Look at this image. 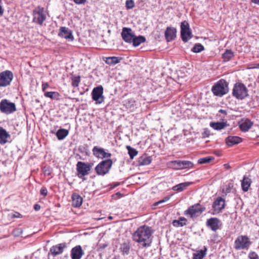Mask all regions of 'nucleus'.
Here are the masks:
<instances>
[{"label": "nucleus", "instance_id": "obj_62", "mask_svg": "<svg viewBox=\"0 0 259 259\" xmlns=\"http://www.w3.org/2000/svg\"><path fill=\"white\" fill-rule=\"evenodd\" d=\"M256 67L259 68V63L256 64Z\"/></svg>", "mask_w": 259, "mask_h": 259}, {"label": "nucleus", "instance_id": "obj_36", "mask_svg": "<svg viewBox=\"0 0 259 259\" xmlns=\"http://www.w3.org/2000/svg\"><path fill=\"white\" fill-rule=\"evenodd\" d=\"M151 162V158L150 156L141 157L139 160V164L141 165H148Z\"/></svg>", "mask_w": 259, "mask_h": 259}, {"label": "nucleus", "instance_id": "obj_21", "mask_svg": "<svg viewBox=\"0 0 259 259\" xmlns=\"http://www.w3.org/2000/svg\"><path fill=\"white\" fill-rule=\"evenodd\" d=\"M11 135L3 127L0 126V144L4 145L9 142Z\"/></svg>", "mask_w": 259, "mask_h": 259}, {"label": "nucleus", "instance_id": "obj_18", "mask_svg": "<svg viewBox=\"0 0 259 259\" xmlns=\"http://www.w3.org/2000/svg\"><path fill=\"white\" fill-rule=\"evenodd\" d=\"M84 253L81 246L76 245L72 248L70 255L72 259H81Z\"/></svg>", "mask_w": 259, "mask_h": 259}, {"label": "nucleus", "instance_id": "obj_3", "mask_svg": "<svg viewBox=\"0 0 259 259\" xmlns=\"http://www.w3.org/2000/svg\"><path fill=\"white\" fill-rule=\"evenodd\" d=\"M248 89L241 82L236 83L233 87L232 95L238 100H243L248 96Z\"/></svg>", "mask_w": 259, "mask_h": 259}, {"label": "nucleus", "instance_id": "obj_52", "mask_svg": "<svg viewBox=\"0 0 259 259\" xmlns=\"http://www.w3.org/2000/svg\"><path fill=\"white\" fill-rule=\"evenodd\" d=\"M122 194L120 192H117L112 195V197L113 199H118L120 198Z\"/></svg>", "mask_w": 259, "mask_h": 259}, {"label": "nucleus", "instance_id": "obj_8", "mask_svg": "<svg viewBox=\"0 0 259 259\" xmlns=\"http://www.w3.org/2000/svg\"><path fill=\"white\" fill-rule=\"evenodd\" d=\"M17 110L15 104L10 102L7 99H3L0 102V110L1 112L6 114H11Z\"/></svg>", "mask_w": 259, "mask_h": 259}, {"label": "nucleus", "instance_id": "obj_39", "mask_svg": "<svg viewBox=\"0 0 259 259\" xmlns=\"http://www.w3.org/2000/svg\"><path fill=\"white\" fill-rule=\"evenodd\" d=\"M126 148L128 150V153L130 155V158L133 159L135 156L138 154V151L134 148L130 146H127Z\"/></svg>", "mask_w": 259, "mask_h": 259}, {"label": "nucleus", "instance_id": "obj_44", "mask_svg": "<svg viewBox=\"0 0 259 259\" xmlns=\"http://www.w3.org/2000/svg\"><path fill=\"white\" fill-rule=\"evenodd\" d=\"M248 258L249 259H258V255L254 251H250L248 254Z\"/></svg>", "mask_w": 259, "mask_h": 259}, {"label": "nucleus", "instance_id": "obj_37", "mask_svg": "<svg viewBox=\"0 0 259 259\" xmlns=\"http://www.w3.org/2000/svg\"><path fill=\"white\" fill-rule=\"evenodd\" d=\"M182 160H175L170 162V165L174 169H182Z\"/></svg>", "mask_w": 259, "mask_h": 259}, {"label": "nucleus", "instance_id": "obj_23", "mask_svg": "<svg viewBox=\"0 0 259 259\" xmlns=\"http://www.w3.org/2000/svg\"><path fill=\"white\" fill-rule=\"evenodd\" d=\"M253 123L248 119L242 120L239 123L240 130L243 132H247L251 128Z\"/></svg>", "mask_w": 259, "mask_h": 259}, {"label": "nucleus", "instance_id": "obj_61", "mask_svg": "<svg viewBox=\"0 0 259 259\" xmlns=\"http://www.w3.org/2000/svg\"><path fill=\"white\" fill-rule=\"evenodd\" d=\"M108 219H109V220H112V219H113V218H112V217L110 216V217H108Z\"/></svg>", "mask_w": 259, "mask_h": 259}, {"label": "nucleus", "instance_id": "obj_9", "mask_svg": "<svg viewBox=\"0 0 259 259\" xmlns=\"http://www.w3.org/2000/svg\"><path fill=\"white\" fill-rule=\"evenodd\" d=\"M181 36L182 40L186 42L192 37L191 30L188 22L184 21L181 24Z\"/></svg>", "mask_w": 259, "mask_h": 259}, {"label": "nucleus", "instance_id": "obj_47", "mask_svg": "<svg viewBox=\"0 0 259 259\" xmlns=\"http://www.w3.org/2000/svg\"><path fill=\"white\" fill-rule=\"evenodd\" d=\"M203 137H208L210 135V131L207 128H204L203 132L202 133Z\"/></svg>", "mask_w": 259, "mask_h": 259}, {"label": "nucleus", "instance_id": "obj_2", "mask_svg": "<svg viewBox=\"0 0 259 259\" xmlns=\"http://www.w3.org/2000/svg\"><path fill=\"white\" fill-rule=\"evenodd\" d=\"M211 92L218 97H222L229 92L228 83L224 79H221L212 87Z\"/></svg>", "mask_w": 259, "mask_h": 259}, {"label": "nucleus", "instance_id": "obj_40", "mask_svg": "<svg viewBox=\"0 0 259 259\" xmlns=\"http://www.w3.org/2000/svg\"><path fill=\"white\" fill-rule=\"evenodd\" d=\"M213 159L214 158L213 157L207 156L199 159L198 160V162L199 164L208 163Z\"/></svg>", "mask_w": 259, "mask_h": 259}, {"label": "nucleus", "instance_id": "obj_17", "mask_svg": "<svg viewBox=\"0 0 259 259\" xmlns=\"http://www.w3.org/2000/svg\"><path fill=\"white\" fill-rule=\"evenodd\" d=\"M206 225L209 227L211 230L216 231L220 228L222 225L220 220L217 218H211L208 219L206 222Z\"/></svg>", "mask_w": 259, "mask_h": 259}, {"label": "nucleus", "instance_id": "obj_6", "mask_svg": "<svg viewBox=\"0 0 259 259\" xmlns=\"http://www.w3.org/2000/svg\"><path fill=\"white\" fill-rule=\"evenodd\" d=\"M112 164L111 159L103 160L95 167V170L98 175L104 176L109 172Z\"/></svg>", "mask_w": 259, "mask_h": 259}, {"label": "nucleus", "instance_id": "obj_43", "mask_svg": "<svg viewBox=\"0 0 259 259\" xmlns=\"http://www.w3.org/2000/svg\"><path fill=\"white\" fill-rule=\"evenodd\" d=\"M125 6L127 9H133L135 7V3L133 0H127Z\"/></svg>", "mask_w": 259, "mask_h": 259}, {"label": "nucleus", "instance_id": "obj_19", "mask_svg": "<svg viewBox=\"0 0 259 259\" xmlns=\"http://www.w3.org/2000/svg\"><path fill=\"white\" fill-rule=\"evenodd\" d=\"M59 36L69 40H73V36L71 31L66 27H61L60 28Z\"/></svg>", "mask_w": 259, "mask_h": 259}, {"label": "nucleus", "instance_id": "obj_49", "mask_svg": "<svg viewBox=\"0 0 259 259\" xmlns=\"http://www.w3.org/2000/svg\"><path fill=\"white\" fill-rule=\"evenodd\" d=\"M50 87L49 84L48 82H43L42 84V91L45 93V92H47L46 91V89L49 88Z\"/></svg>", "mask_w": 259, "mask_h": 259}, {"label": "nucleus", "instance_id": "obj_51", "mask_svg": "<svg viewBox=\"0 0 259 259\" xmlns=\"http://www.w3.org/2000/svg\"><path fill=\"white\" fill-rule=\"evenodd\" d=\"M73 2L77 5H82L86 3L87 0H73Z\"/></svg>", "mask_w": 259, "mask_h": 259}, {"label": "nucleus", "instance_id": "obj_28", "mask_svg": "<svg viewBox=\"0 0 259 259\" xmlns=\"http://www.w3.org/2000/svg\"><path fill=\"white\" fill-rule=\"evenodd\" d=\"M228 124L227 122H211L210 126L215 130H221L227 126Z\"/></svg>", "mask_w": 259, "mask_h": 259}, {"label": "nucleus", "instance_id": "obj_32", "mask_svg": "<svg viewBox=\"0 0 259 259\" xmlns=\"http://www.w3.org/2000/svg\"><path fill=\"white\" fill-rule=\"evenodd\" d=\"M187 220L184 217H181L179 220H175L172 221V224L176 227H183L187 224Z\"/></svg>", "mask_w": 259, "mask_h": 259}, {"label": "nucleus", "instance_id": "obj_16", "mask_svg": "<svg viewBox=\"0 0 259 259\" xmlns=\"http://www.w3.org/2000/svg\"><path fill=\"white\" fill-rule=\"evenodd\" d=\"M67 247L66 243H60L58 245L53 246L50 250L49 254H51L53 256H56L61 254L64 248Z\"/></svg>", "mask_w": 259, "mask_h": 259}, {"label": "nucleus", "instance_id": "obj_35", "mask_svg": "<svg viewBox=\"0 0 259 259\" xmlns=\"http://www.w3.org/2000/svg\"><path fill=\"white\" fill-rule=\"evenodd\" d=\"M71 85L73 88H77L78 87L79 84L80 82V76H72L71 77Z\"/></svg>", "mask_w": 259, "mask_h": 259}, {"label": "nucleus", "instance_id": "obj_29", "mask_svg": "<svg viewBox=\"0 0 259 259\" xmlns=\"http://www.w3.org/2000/svg\"><path fill=\"white\" fill-rule=\"evenodd\" d=\"M146 39L145 36L142 35H139L138 36H134L133 41L132 42L134 47H138L142 43L145 42Z\"/></svg>", "mask_w": 259, "mask_h": 259}, {"label": "nucleus", "instance_id": "obj_14", "mask_svg": "<svg viewBox=\"0 0 259 259\" xmlns=\"http://www.w3.org/2000/svg\"><path fill=\"white\" fill-rule=\"evenodd\" d=\"M198 206H200L199 203H197L190 206L187 210L184 211V214L188 217H190L191 218H194L199 216L200 213Z\"/></svg>", "mask_w": 259, "mask_h": 259}, {"label": "nucleus", "instance_id": "obj_56", "mask_svg": "<svg viewBox=\"0 0 259 259\" xmlns=\"http://www.w3.org/2000/svg\"><path fill=\"white\" fill-rule=\"evenodd\" d=\"M252 3L259 6V0H250Z\"/></svg>", "mask_w": 259, "mask_h": 259}, {"label": "nucleus", "instance_id": "obj_41", "mask_svg": "<svg viewBox=\"0 0 259 259\" xmlns=\"http://www.w3.org/2000/svg\"><path fill=\"white\" fill-rule=\"evenodd\" d=\"M204 49V47L200 44H196L192 49V51L194 53H199Z\"/></svg>", "mask_w": 259, "mask_h": 259}, {"label": "nucleus", "instance_id": "obj_27", "mask_svg": "<svg viewBox=\"0 0 259 259\" xmlns=\"http://www.w3.org/2000/svg\"><path fill=\"white\" fill-rule=\"evenodd\" d=\"M44 96L46 98L57 101L60 100L61 99V95L57 92H45Z\"/></svg>", "mask_w": 259, "mask_h": 259}, {"label": "nucleus", "instance_id": "obj_42", "mask_svg": "<svg viewBox=\"0 0 259 259\" xmlns=\"http://www.w3.org/2000/svg\"><path fill=\"white\" fill-rule=\"evenodd\" d=\"M130 247L127 244L124 243L121 247V250L123 254H128L130 252Z\"/></svg>", "mask_w": 259, "mask_h": 259}, {"label": "nucleus", "instance_id": "obj_34", "mask_svg": "<svg viewBox=\"0 0 259 259\" xmlns=\"http://www.w3.org/2000/svg\"><path fill=\"white\" fill-rule=\"evenodd\" d=\"M69 134L67 130L61 128L56 133V136L58 140H61L64 139Z\"/></svg>", "mask_w": 259, "mask_h": 259}, {"label": "nucleus", "instance_id": "obj_46", "mask_svg": "<svg viewBox=\"0 0 259 259\" xmlns=\"http://www.w3.org/2000/svg\"><path fill=\"white\" fill-rule=\"evenodd\" d=\"M13 233L15 235V236H20L22 235L23 233V230L22 228H16L14 229Z\"/></svg>", "mask_w": 259, "mask_h": 259}, {"label": "nucleus", "instance_id": "obj_54", "mask_svg": "<svg viewBox=\"0 0 259 259\" xmlns=\"http://www.w3.org/2000/svg\"><path fill=\"white\" fill-rule=\"evenodd\" d=\"M200 215L205 210V207H201L200 205L198 206Z\"/></svg>", "mask_w": 259, "mask_h": 259}, {"label": "nucleus", "instance_id": "obj_4", "mask_svg": "<svg viewBox=\"0 0 259 259\" xmlns=\"http://www.w3.org/2000/svg\"><path fill=\"white\" fill-rule=\"evenodd\" d=\"M93 165V164L92 163L78 161L76 164V175L79 178L81 179L82 181H85L86 179L84 176L90 174Z\"/></svg>", "mask_w": 259, "mask_h": 259}, {"label": "nucleus", "instance_id": "obj_22", "mask_svg": "<svg viewBox=\"0 0 259 259\" xmlns=\"http://www.w3.org/2000/svg\"><path fill=\"white\" fill-rule=\"evenodd\" d=\"M241 188L243 192H247L248 191L249 188L252 183V181L247 176H244L243 179L241 181Z\"/></svg>", "mask_w": 259, "mask_h": 259}, {"label": "nucleus", "instance_id": "obj_30", "mask_svg": "<svg viewBox=\"0 0 259 259\" xmlns=\"http://www.w3.org/2000/svg\"><path fill=\"white\" fill-rule=\"evenodd\" d=\"M192 183V182L182 183L174 186L172 189L175 191L181 192L184 190L187 187L190 185Z\"/></svg>", "mask_w": 259, "mask_h": 259}, {"label": "nucleus", "instance_id": "obj_24", "mask_svg": "<svg viewBox=\"0 0 259 259\" xmlns=\"http://www.w3.org/2000/svg\"><path fill=\"white\" fill-rule=\"evenodd\" d=\"M241 141V138L237 136H229L226 139V143L228 146L239 144Z\"/></svg>", "mask_w": 259, "mask_h": 259}, {"label": "nucleus", "instance_id": "obj_7", "mask_svg": "<svg viewBox=\"0 0 259 259\" xmlns=\"http://www.w3.org/2000/svg\"><path fill=\"white\" fill-rule=\"evenodd\" d=\"M251 244L249 238L246 235H240L235 241L234 248L236 250L248 249Z\"/></svg>", "mask_w": 259, "mask_h": 259}, {"label": "nucleus", "instance_id": "obj_25", "mask_svg": "<svg viewBox=\"0 0 259 259\" xmlns=\"http://www.w3.org/2000/svg\"><path fill=\"white\" fill-rule=\"evenodd\" d=\"M72 206L78 207L82 204V198L77 193H73L72 195Z\"/></svg>", "mask_w": 259, "mask_h": 259}, {"label": "nucleus", "instance_id": "obj_12", "mask_svg": "<svg viewBox=\"0 0 259 259\" xmlns=\"http://www.w3.org/2000/svg\"><path fill=\"white\" fill-rule=\"evenodd\" d=\"M213 211L212 214L214 215L220 212L225 207V200L221 197H218L212 204Z\"/></svg>", "mask_w": 259, "mask_h": 259}, {"label": "nucleus", "instance_id": "obj_38", "mask_svg": "<svg viewBox=\"0 0 259 259\" xmlns=\"http://www.w3.org/2000/svg\"><path fill=\"white\" fill-rule=\"evenodd\" d=\"M182 169L186 168H191L193 167V163L188 160H182Z\"/></svg>", "mask_w": 259, "mask_h": 259}, {"label": "nucleus", "instance_id": "obj_45", "mask_svg": "<svg viewBox=\"0 0 259 259\" xmlns=\"http://www.w3.org/2000/svg\"><path fill=\"white\" fill-rule=\"evenodd\" d=\"M169 198H170V197L169 196H166V197H164L163 199H162L158 202H155L154 204V206H157V205H159L160 204L165 202L168 201L169 199Z\"/></svg>", "mask_w": 259, "mask_h": 259}, {"label": "nucleus", "instance_id": "obj_58", "mask_svg": "<svg viewBox=\"0 0 259 259\" xmlns=\"http://www.w3.org/2000/svg\"><path fill=\"white\" fill-rule=\"evenodd\" d=\"M224 167L226 169H228L230 168V166L228 164H225L224 165Z\"/></svg>", "mask_w": 259, "mask_h": 259}, {"label": "nucleus", "instance_id": "obj_31", "mask_svg": "<svg viewBox=\"0 0 259 259\" xmlns=\"http://www.w3.org/2000/svg\"><path fill=\"white\" fill-rule=\"evenodd\" d=\"M207 248L204 246L203 249L197 251L193 253L192 259H202L206 254Z\"/></svg>", "mask_w": 259, "mask_h": 259}, {"label": "nucleus", "instance_id": "obj_5", "mask_svg": "<svg viewBox=\"0 0 259 259\" xmlns=\"http://www.w3.org/2000/svg\"><path fill=\"white\" fill-rule=\"evenodd\" d=\"M32 21L42 25L47 18V12L44 8L38 6L32 12Z\"/></svg>", "mask_w": 259, "mask_h": 259}, {"label": "nucleus", "instance_id": "obj_26", "mask_svg": "<svg viewBox=\"0 0 259 259\" xmlns=\"http://www.w3.org/2000/svg\"><path fill=\"white\" fill-rule=\"evenodd\" d=\"M121 58L118 57H106L104 61L105 62L106 64H107L109 65H115L116 64L119 63L120 61L121 60Z\"/></svg>", "mask_w": 259, "mask_h": 259}, {"label": "nucleus", "instance_id": "obj_55", "mask_svg": "<svg viewBox=\"0 0 259 259\" xmlns=\"http://www.w3.org/2000/svg\"><path fill=\"white\" fill-rule=\"evenodd\" d=\"M34 209H35V210L38 211L40 209V206L39 204H35L34 205Z\"/></svg>", "mask_w": 259, "mask_h": 259}, {"label": "nucleus", "instance_id": "obj_57", "mask_svg": "<svg viewBox=\"0 0 259 259\" xmlns=\"http://www.w3.org/2000/svg\"><path fill=\"white\" fill-rule=\"evenodd\" d=\"M219 113H223V114H227V110H223V109H220V110L219 111Z\"/></svg>", "mask_w": 259, "mask_h": 259}, {"label": "nucleus", "instance_id": "obj_33", "mask_svg": "<svg viewBox=\"0 0 259 259\" xmlns=\"http://www.w3.org/2000/svg\"><path fill=\"white\" fill-rule=\"evenodd\" d=\"M234 56V53L231 50H226L222 54V58L225 62L229 61Z\"/></svg>", "mask_w": 259, "mask_h": 259}, {"label": "nucleus", "instance_id": "obj_50", "mask_svg": "<svg viewBox=\"0 0 259 259\" xmlns=\"http://www.w3.org/2000/svg\"><path fill=\"white\" fill-rule=\"evenodd\" d=\"M12 218H22V215L18 212H15L14 213L12 214Z\"/></svg>", "mask_w": 259, "mask_h": 259}, {"label": "nucleus", "instance_id": "obj_60", "mask_svg": "<svg viewBox=\"0 0 259 259\" xmlns=\"http://www.w3.org/2000/svg\"><path fill=\"white\" fill-rule=\"evenodd\" d=\"M118 185H119V183H117L116 184H115L113 187L114 188V187H116V186H117Z\"/></svg>", "mask_w": 259, "mask_h": 259}, {"label": "nucleus", "instance_id": "obj_11", "mask_svg": "<svg viewBox=\"0 0 259 259\" xmlns=\"http://www.w3.org/2000/svg\"><path fill=\"white\" fill-rule=\"evenodd\" d=\"M103 88L100 85L95 88L92 93V98L96 101V104H101L103 102L104 97L103 96Z\"/></svg>", "mask_w": 259, "mask_h": 259}, {"label": "nucleus", "instance_id": "obj_20", "mask_svg": "<svg viewBox=\"0 0 259 259\" xmlns=\"http://www.w3.org/2000/svg\"><path fill=\"white\" fill-rule=\"evenodd\" d=\"M177 29L172 27H167L165 31L164 35L167 41L174 40L176 37Z\"/></svg>", "mask_w": 259, "mask_h": 259}, {"label": "nucleus", "instance_id": "obj_53", "mask_svg": "<svg viewBox=\"0 0 259 259\" xmlns=\"http://www.w3.org/2000/svg\"><path fill=\"white\" fill-rule=\"evenodd\" d=\"M4 9L2 8V1L0 0V17L4 14Z\"/></svg>", "mask_w": 259, "mask_h": 259}, {"label": "nucleus", "instance_id": "obj_13", "mask_svg": "<svg viewBox=\"0 0 259 259\" xmlns=\"http://www.w3.org/2000/svg\"><path fill=\"white\" fill-rule=\"evenodd\" d=\"M121 35L125 42L131 44L135 36V33L131 28L123 27L122 29Z\"/></svg>", "mask_w": 259, "mask_h": 259}, {"label": "nucleus", "instance_id": "obj_48", "mask_svg": "<svg viewBox=\"0 0 259 259\" xmlns=\"http://www.w3.org/2000/svg\"><path fill=\"white\" fill-rule=\"evenodd\" d=\"M40 194L44 197L46 196L48 194V190L46 187H42L40 191Z\"/></svg>", "mask_w": 259, "mask_h": 259}, {"label": "nucleus", "instance_id": "obj_10", "mask_svg": "<svg viewBox=\"0 0 259 259\" xmlns=\"http://www.w3.org/2000/svg\"><path fill=\"white\" fill-rule=\"evenodd\" d=\"M14 78L13 72L5 70L0 73V87H6L11 84Z\"/></svg>", "mask_w": 259, "mask_h": 259}, {"label": "nucleus", "instance_id": "obj_59", "mask_svg": "<svg viewBox=\"0 0 259 259\" xmlns=\"http://www.w3.org/2000/svg\"><path fill=\"white\" fill-rule=\"evenodd\" d=\"M113 259H120L119 256H115L113 257Z\"/></svg>", "mask_w": 259, "mask_h": 259}, {"label": "nucleus", "instance_id": "obj_1", "mask_svg": "<svg viewBox=\"0 0 259 259\" xmlns=\"http://www.w3.org/2000/svg\"><path fill=\"white\" fill-rule=\"evenodd\" d=\"M152 234L153 231L150 227L143 225L138 228L132 234V239L134 241L138 243L140 247L147 248L151 245Z\"/></svg>", "mask_w": 259, "mask_h": 259}, {"label": "nucleus", "instance_id": "obj_15", "mask_svg": "<svg viewBox=\"0 0 259 259\" xmlns=\"http://www.w3.org/2000/svg\"><path fill=\"white\" fill-rule=\"evenodd\" d=\"M92 151L94 155L98 158L103 159L111 156V153L106 152L104 148L98 146H95L93 148Z\"/></svg>", "mask_w": 259, "mask_h": 259}]
</instances>
